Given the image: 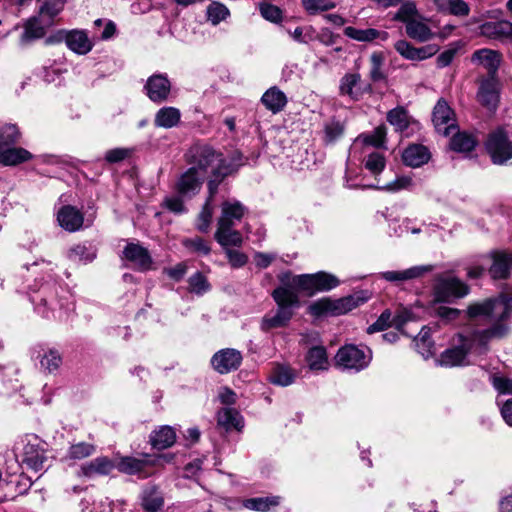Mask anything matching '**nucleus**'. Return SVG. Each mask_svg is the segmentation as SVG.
<instances>
[{"label":"nucleus","instance_id":"nucleus-1","mask_svg":"<svg viewBox=\"0 0 512 512\" xmlns=\"http://www.w3.org/2000/svg\"><path fill=\"white\" fill-rule=\"evenodd\" d=\"M511 313L512 305L504 297L471 303L466 310L467 318L491 323V327L467 334H457L453 338L454 347L445 352H470L487 349L492 340L501 339L507 335L509 328L505 321Z\"/></svg>","mask_w":512,"mask_h":512},{"label":"nucleus","instance_id":"nucleus-2","mask_svg":"<svg viewBox=\"0 0 512 512\" xmlns=\"http://www.w3.org/2000/svg\"><path fill=\"white\" fill-rule=\"evenodd\" d=\"M188 162L192 165L191 168H196V171L203 176L211 174L212 178L208 182L211 196L217 192L220 182L233 173L237 167V165L228 163L221 153L207 144L193 145L188 152Z\"/></svg>","mask_w":512,"mask_h":512},{"label":"nucleus","instance_id":"nucleus-3","mask_svg":"<svg viewBox=\"0 0 512 512\" xmlns=\"http://www.w3.org/2000/svg\"><path fill=\"white\" fill-rule=\"evenodd\" d=\"M173 458L172 454L148 453H141L138 456H121L115 463V467L120 473L146 479L155 473L156 467L162 460L171 462Z\"/></svg>","mask_w":512,"mask_h":512},{"label":"nucleus","instance_id":"nucleus-4","mask_svg":"<svg viewBox=\"0 0 512 512\" xmlns=\"http://www.w3.org/2000/svg\"><path fill=\"white\" fill-rule=\"evenodd\" d=\"M369 298L368 293L364 291H359L339 299L323 298L313 302L309 306V312L316 317L340 316L364 304Z\"/></svg>","mask_w":512,"mask_h":512},{"label":"nucleus","instance_id":"nucleus-5","mask_svg":"<svg viewBox=\"0 0 512 512\" xmlns=\"http://www.w3.org/2000/svg\"><path fill=\"white\" fill-rule=\"evenodd\" d=\"M485 146L494 164L503 165L512 159V142L502 127L489 134Z\"/></svg>","mask_w":512,"mask_h":512},{"label":"nucleus","instance_id":"nucleus-6","mask_svg":"<svg viewBox=\"0 0 512 512\" xmlns=\"http://www.w3.org/2000/svg\"><path fill=\"white\" fill-rule=\"evenodd\" d=\"M468 293L469 287L455 277L439 278L434 288L435 299L440 302H447L451 298H462Z\"/></svg>","mask_w":512,"mask_h":512},{"label":"nucleus","instance_id":"nucleus-7","mask_svg":"<svg viewBox=\"0 0 512 512\" xmlns=\"http://www.w3.org/2000/svg\"><path fill=\"white\" fill-rule=\"evenodd\" d=\"M432 121L439 134L448 136L456 129L455 114L444 99L438 100L433 110Z\"/></svg>","mask_w":512,"mask_h":512},{"label":"nucleus","instance_id":"nucleus-8","mask_svg":"<svg viewBox=\"0 0 512 512\" xmlns=\"http://www.w3.org/2000/svg\"><path fill=\"white\" fill-rule=\"evenodd\" d=\"M116 469L115 462L107 456H99L82 464L77 472L79 477L93 479L108 476Z\"/></svg>","mask_w":512,"mask_h":512},{"label":"nucleus","instance_id":"nucleus-9","mask_svg":"<svg viewBox=\"0 0 512 512\" xmlns=\"http://www.w3.org/2000/svg\"><path fill=\"white\" fill-rule=\"evenodd\" d=\"M144 88L151 101L160 103L168 98L171 84L166 75L154 74L148 78Z\"/></svg>","mask_w":512,"mask_h":512},{"label":"nucleus","instance_id":"nucleus-10","mask_svg":"<svg viewBox=\"0 0 512 512\" xmlns=\"http://www.w3.org/2000/svg\"><path fill=\"white\" fill-rule=\"evenodd\" d=\"M206 177L196 171V168H189L180 175L176 182L177 192L186 197H191L201 189Z\"/></svg>","mask_w":512,"mask_h":512},{"label":"nucleus","instance_id":"nucleus-11","mask_svg":"<svg viewBox=\"0 0 512 512\" xmlns=\"http://www.w3.org/2000/svg\"><path fill=\"white\" fill-rule=\"evenodd\" d=\"M502 57L498 51L483 48L476 50L471 56V62L483 67L488 72L487 77H496Z\"/></svg>","mask_w":512,"mask_h":512},{"label":"nucleus","instance_id":"nucleus-12","mask_svg":"<svg viewBox=\"0 0 512 512\" xmlns=\"http://www.w3.org/2000/svg\"><path fill=\"white\" fill-rule=\"evenodd\" d=\"M478 100L489 110L496 109L499 102V82L497 77H486L481 80Z\"/></svg>","mask_w":512,"mask_h":512},{"label":"nucleus","instance_id":"nucleus-13","mask_svg":"<svg viewBox=\"0 0 512 512\" xmlns=\"http://www.w3.org/2000/svg\"><path fill=\"white\" fill-rule=\"evenodd\" d=\"M123 256L140 271L151 269L152 258L148 250L138 244L129 243L123 251Z\"/></svg>","mask_w":512,"mask_h":512},{"label":"nucleus","instance_id":"nucleus-14","mask_svg":"<svg viewBox=\"0 0 512 512\" xmlns=\"http://www.w3.org/2000/svg\"><path fill=\"white\" fill-rule=\"evenodd\" d=\"M245 213L246 208L241 202L237 200L224 201L217 224L234 227L237 222L241 221Z\"/></svg>","mask_w":512,"mask_h":512},{"label":"nucleus","instance_id":"nucleus-15","mask_svg":"<svg viewBox=\"0 0 512 512\" xmlns=\"http://www.w3.org/2000/svg\"><path fill=\"white\" fill-rule=\"evenodd\" d=\"M394 48L403 58L412 61L425 60L436 53L434 46L416 48L406 40L397 41Z\"/></svg>","mask_w":512,"mask_h":512},{"label":"nucleus","instance_id":"nucleus-16","mask_svg":"<svg viewBox=\"0 0 512 512\" xmlns=\"http://www.w3.org/2000/svg\"><path fill=\"white\" fill-rule=\"evenodd\" d=\"M431 265L413 266L402 271H385L380 274L381 278L389 282H404L422 277L432 270Z\"/></svg>","mask_w":512,"mask_h":512},{"label":"nucleus","instance_id":"nucleus-17","mask_svg":"<svg viewBox=\"0 0 512 512\" xmlns=\"http://www.w3.org/2000/svg\"><path fill=\"white\" fill-rule=\"evenodd\" d=\"M372 360V354H335V365L342 370L360 371Z\"/></svg>","mask_w":512,"mask_h":512},{"label":"nucleus","instance_id":"nucleus-18","mask_svg":"<svg viewBox=\"0 0 512 512\" xmlns=\"http://www.w3.org/2000/svg\"><path fill=\"white\" fill-rule=\"evenodd\" d=\"M60 226L69 232L79 230L83 225V214L73 206L62 207L57 215Z\"/></svg>","mask_w":512,"mask_h":512},{"label":"nucleus","instance_id":"nucleus-19","mask_svg":"<svg viewBox=\"0 0 512 512\" xmlns=\"http://www.w3.org/2000/svg\"><path fill=\"white\" fill-rule=\"evenodd\" d=\"M47 457L45 450L38 444L27 443L23 448L22 463L35 472L40 471Z\"/></svg>","mask_w":512,"mask_h":512},{"label":"nucleus","instance_id":"nucleus-20","mask_svg":"<svg viewBox=\"0 0 512 512\" xmlns=\"http://www.w3.org/2000/svg\"><path fill=\"white\" fill-rule=\"evenodd\" d=\"M176 442L175 430L168 425L153 430L149 436V443L153 449L164 450L172 447Z\"/></svg>","mask_w":512,"mask_h":512},{"label":"nucleus","instance_id":"nucleus-21","mask_svg":"<svg viewBox=\"0 0 512 512\" xmlns=\"http://www.w3.org/2000/svg\"><path fill=\"white\" fill-rule=\"evenodd\" d=\"M45 292L46 288L42 291L44 296L39 299L36 305L37 311L45 318L53 317L61 320L63 318L61 310L64 307V303L54 295H46Z\"/></svg>","mask_w":512,"mask_h":512},{"label":"nucleus","instance_id":"nucleus-22","mask_svg":"<svg viewBox=\"0 0 512 512\" xmlns=\"http://www.w3.org/2000/svg\"><path fill=\"white\" fill-rule=\"evenodd\" d=\"M261 102L273 114L281 112L287 105L286 94L277 86L270 87L261 97Z\"/></svg>","mask_w":512,"mask_h":512},{"label":"nucleus","instance_id":"nucleus-23","mask_svg":"<svg viewBox=\"0 0 512 512\" xmlns=\"http://www.w3.org/2000/svg\"><path fill=\"white\" fill-rule=\"evenodd\" d=\"M425 361H432L434 367H457L469 364L467 354H422Z\"/></svg>","mask_w":512,"mask_h":512},{"label":"nucleus","instance_id":"nucleus-24","mask_svg":"<svg viewBox=\"0 0 512 512\" xmlns=\"http://www.w3.org/2000/svg\"><path fill=\"white\" fill-rule=\"evenodd\" d=\"M215 239L224 248V250L231 246L240 247L243 243L241 233L228 225L217 224Z\"/></svg>","mask_w":512,"mask_h":512},{"label":"nucleus","instance_id":"nucleus-25","mask_svg":"<svg viewBox=\"0 0 512 512\" xmlns=\"http://www.w3.org/2000/svg\"><path fill=\"white\" fill-rule=\"evenodd\" d=\"M164 506L162 493L156 486L146 487L141 494V507L144 512H159Z\"/></svg>","mask_w":512,"mask_h":512},{"label":"nucleus","instance_id":"nucleus-26","mask_svg":"<svg viewBox=\"0 0 512 512\" xmlns=\"http://www.w3.org/2000/svg\"><path fill=\"white\" fill-rule=\"evenodd\" d=\"M402 159L410 167H420L428 162L430 153L425 146L413 144L403 151Z\"/></svg>","mask_w":512,"mask_h":512},{"label":"nucleus","instance_id":"nucleus-27","mask_svg":"<svg viewBox=\"0 0 512 512\" xmlns=\"http://www.w3.org/2000/svg\"><path fill=\"white\" fill-rule=\"evenodd\" d=\"M242 362L241 354H213L211 364L220 374L236 370Z\"/></svg>","mask_w":512,"mask_h":512},{"label":"nucleus","instance_id":"nucleus-28","mask_svg":"<svg viewBox=\"0 0 512 512\" xmlns=\"http://www.w3.org/2000/svg\"><path fill=\"white\" fill-rule=\"evenodd\" d=\"M512 269V253L497 252L493 255V264L489 269L494 279L507 278Z\"/></svg>","mask_w":512,"mask_h":512},{"label":"nucleus","instance_id":"nucleus-29","mask_svg":"<svg viewBox=\"0 0 512 512\" xmlns=\"http://www.w3.org/2000/svg\"><path fill=\"white\" fill-rule=\"evenodd\" d=\"M480 34L493 39L509 37L512 35V22L508 20L486 22L480 26Z\"/></svg>","mask_w":512,"mask_h":512},{"label":"nucleus","instance_id":"nucleus-30","mask_svg":"<svg viewBox=\"0 0 512 512\" xmlns=\"http://www.w3.org/2000/svg\"><path fill=\"white\" fill-rule=\"evenodd\" d=\"M66 45L73 52L84 55L91 51L93 45L88 36L83 31H71L66 34Z\"/></svg>","mask_w":512,"mask_h":512},{"label":"nucleus","instance_id":"nucleus-31","mask_svg":"<svg viewBox=\"0 0 512 512\" xmlns=\"http://www.w3.org/2000/svg\"><path fill=\"white\" fill-rule=\"evenodd\" d=\"M297 373L290 366L285 364H276L269 375V381L277 386L286 387L294 383Z\"/></svg>","mask_w":512,"mask_h":512},{"label":"nucleus","instance_id":"nucleus-32","mask_svg":"<svg viewBox=\"0 0 512 512\" xmlns=\"http://www.w3.org/2000/svg\"><path fill=\"white\" fill-rule=\"evenodd\" d=\"M344 34L356 41L361 42H370L375 39H380L382 41H386L388 39V33L385 31H379L374 28L368 29H357L355 27H346L344 29Z\"/></svg>","mask_w":512,"mask_h":512},{"label":"nucleus","instance_id":"nucleus-33","mask_svg":"<svg viewBox=\"0 0 512 512\" xmlns=\"http://www.w3.org/2000/svg\"><path fill=\"white\" fill-rule=\"evenodd\" d=\"M293 312L290 308L278 307L274 315H266L261 323V328L264 331L270 329L284 327L292 318Z\"/></svg>","mask_w":512,"mask_h":512},{"label":"nucleus","instance_id":"nucleus-34","mask_svg":"<svg viewBox=\"0 0 512 512\" xmlns=\"http://www.w3.org/2000/svg\"><path fill=\"white\" fill-rule=\"evenodd\" d=\"M181 119L180 110L175 107H163L155 115L154 123L157 127L173 128L177 126Z\"/></svg>","mask_w":512,"mask_h":512},{"label":"nucleus","instance_id":"nucleus-35","mask_svg":"<svg viewBox=\"0 0 512 512\" xmlns=\"http://www.w3.org/2000/svg\"><path fill=\"white\" fill-rule=\"evenodd\" d=\"M406 34L418 42H426L433 37V32L421 18L408 22L406 25Z\"/></svg>","mask_w":512,"mask_h":512},{"label":"nucleus","instance_id":"nucleus-36","mask_svg":"<svg viewBox=\"0 0 512 512\" xmlns=\"http://www.w3.org/2000/svg\"><path fill=\"white\" fill-rule=\"evenodd\" d=\"M96 452V446L88 442L72 443L65 454L66 460L80 461L92 456Z\"/></svg>","mask_w":512,"mask_h":512},{"label":"nucleus","instance_id":"nucleus-37","mask_svg":"<svg viewBox=\"0 0 512 512\" xmlns=\"http://www.w3.org/2000/svg\"><path fill=\"white\" fill-rule=\"evenodd\" d=\"M31 158V153L24 148L10 146L0 150V159L6 165H17Z\"/></svg>","mask_w":512,"mask_h":512},{"label":"nucleus","instance_id":"nucleus-38","mask_svg":"<svg viewBox=\"0 0 512 512\" xmlns=\"http://www.w3.org/2000/svg\"><path fill=\"white\" fill-rule=\"evenodd\" d=\"M280 500L279 496L254 497L245 499L243 506L249 510L267 512L272 507H277L280 504Z\"/></svg>","mask_w":512,"mask_h":512},{"label":"nucleus","instance_id":"nucleus-39","mask_svg":"<svg viewBox=\"0 0 512 512\" xmlns=\"http://www.w3.org/2000/svg\"><path fill=\"white\" fill-rule=\"evenodd\" d=\"M64 0H47L40 7L38 16L46 25H52L54 18L62 11Z\"/></svg>","mask_w":512,"mask_h":512},{"label":"nucleus","instance_id":"nucleus-40","mask_svg":"<svg viewBox=\"0 0 512 512\" xmlns=\"http://www.w3.org/2000/svg\"><path fill=\"white\" fill-rule=\"evenodd\" d=\"M477 145L476 138L465 132L457 133L450 140V147L452 150L461 153L472 151Z\"/></svg>","mask_w":512,"mask_h":512},{"label":"nucleus","instance_id":"nucleus-41","mask_svg":"<svg viewBox=\"0 0 512 512\" xmlns=\"http://www.w3.org/2000/svg\"><path fill=\"white\" fill-rule=\"evenodd\" d=\"M272 296L278 307L292 309V307L297 306L299 303L298 295L286 287H278L273 291Z\"/></svg>","mask_w":512,"mask_h":512},{"label":"nucleus","instance_id":"nucleus-42","mask_svg":"<svg viewBox=\"0 0 512 512\" xmlns=\"http://www.w3.org/2000/svg\"><path fill=\"white\" fill-rule=\"evenodd\" d=\"M50 26L51 25H46L44 21H40L39 16L33 17L27 21L22 38L24 40L41 38L45 35L46 29Z\"/></svg>","mask_w":512,"mask_h":512},{"label":"nucleus","instance_id":"nucleus-43","mask_svg":"<svg viewBox=\"0 0 512 512\" xmlns=\"http://www.w3.org/2000/svg\"><path fill=\"white\" fill-rule=\"evenodd\" d=\"M343 133L344 125L338 120L330 119L323 126V142L331 145L340 139Z\"/></svg>","mask_w":512,"mask_h":512},{"label":"nucleus","instance_id":"nucleus-44","mask_svg":"<svg viewBox=\"0 0 512 512\" xmlns=\"http://www.w3.org/2000/svg\"><path fill=\"white\" fill-rule=\"evenodd\" d=\"M361 77L358 73L345 74L340 81V93L341 95H347L351 99H358L359 93L356 87L360 83Z\"/></svg>","mask_w":512,"mask_h":512},{"label":"nucleus","instance_id":"nucleus-45","mask_svg":"<svg viewBox=\"0 0 512 512\" xmlns=\"http://www.w3.org/2000/svg\"><path fill=\"white\" fill-rule=\"evenodd\" d=\"M211 285L207 277L201 273L196 272L188 278V290L189 292L202 296L210 291Z\"/></svg>","mask_w":512,"mask_h":512},{"label":"nucleus","instance_id":"nucleus-46","mask_svg":"<svg viewBox=\"0 0 512 512\" xmlns=\"http://www.w3.org/2000/svg\"><path fill=\"white\" fill-rule=\"evenodd\" d=\"M242 419L239 413L233 409H224L218 415V424L223 426L226 430L242 428Z\"/></svg>","mask_w":512,"mask_h":512},{"label":"nucleus","instance_id":"nucleus-47","mask_svg":"<svg viewBox=\"0 0 512 512\" xmlns=\"http://www.w3.org/2000/svg\"><path fill=\"white\" fill-rule=\"evenodd\" d=\"M20 139V132L13 124H6L0 129V150L10 147Z\"/></svg>","mask_w":512,"mask_h":512},{"label":"nucleus","instance_id":"nucleus-48","mask_svg":"<svg viewBox=\"0 0 512 512\" xmlns=\"http://www.w3.org/2000/svg\"><path fill=\"white\" fill-rule=\"evenodd\" d=\"M417 18H421L418 14L416 4L413 1H405L402 3L394 16V20L404 22L405 25Z\"/></svg>","mask_w":512,"mask_h":512},{"label":"nucleus","instance_id":"nucleus-49","mask_svg":"<svg viewBox=\"0 0 512 512\" xmlns=\"http://www.w3.org/2000/svg\"><path fill=\"white\" fill-rule=\"evenodd\" d=\"M386 138V127L380 125L374 129L371 134H362L358 137L359 140L366 145L373 146L376 148L382 147L385 143Z\"/></svg>","mask_w":512,"mask_h":512},{"label":"nucleus","instance_id":"nucleus-50","mask_svg":"<svg viewBox=\"0 0 512 512\" xmlns=\"http://www.w3.org/2000/svg\"><path fill=\"white\" fill-rule=\"evenodd\" d=\"M230 15L229 9L220 2H212L207 7V18L213 24L217 25Z\"/></svg>","mask_w":512,"mask_h":512},{"label":"nucleus","instance_id":"nucleus-51","mask_svg":"<svg viewBox=\"0 0 512 512\" xmlns=\"http://www.w3.org/2000/svg\"><path fill=\"white\" fill-rule=\"evenodd\" d=\"M387 121L399 131L405 130L409 124L407 112L401 107L389 111Z\"/></svg>","mask_w":512,"mask_h":512},{"label":"nucleus","instance_id":"nucleus-52","mask_svg":"<svg viewBox=\"0 0 512 512\" xmlns=\"http://www.w3.org/2000/svg\"><path fill=\"white\" fill-rule=\"evenodd\" d=\"M182 245L192 253L208 255L211 251L209 244L201 237L184 238Z\"/></svg>","mask_w":512,"mask_h":512},{"label":"nucleus","instance_id":"nucleus-53","mask_svg":"<svg viewBox=\"0 0 512 512\" xmlns=\"http://www.w3.org/2000/svg\"><path fill=\"white\" fill-rule=\"evenodd\" d=\"M213 196L209 193V197L206 200L201 212L199 213L198 220H197V229L200 232H207L211 223L213 210L211 207V200Z\"/></svg>","mask_w":512,"mask_h":512},{"label":"nucleus","instance_id":"nucleus-54","mask_svg":"<svg viewBox=\"0 0 512 512\" xmlns=\"http://www.w3.org/2000/svg\"><path fill=\"white\" fill-rule=\"evenodd\" d=\"M412 186V178L409 177V176H399L397 177L394 181L384 185V186H381V187H378V186H375V185H369V186H365L366 188H375V189H380V190H385V191H388V192H397V191H400V190H403V189H408Z\"/></svg>","mask_w":512,"mask_h":512},{"label":"nucleus","instance_id":"nucleus-55","mask_svg":"<svg viewBox=\"0 0 512 512\" xmlns=\"http://www.w3.org/2000/svg\"><path fill=\"white\" fill-rule=\"evenodd\" d=\"M302 4L310 14L328 11L336 7L333 0H302Z\"/></svg>","mask_w":512,"mask_h":512},{"label":"nucleus","instance_id":"nucleus-56","mask_svg":"<svg viewBox=\"0 0 512 512\" xmlns=\"http://www.w3.org/2000/svg\"><path fill=\"white\" fill-rule=\"evenodd\" d=\"M315 274H303L293 278V285L312 295L316 292Z\"/></svg>","mask_w":512,"mask_h":512},{"label":"nucleus","instance_id":"nucleus-57","mask_svg":"<svg viewBox=\"0 0 512 512\" xmlns=\"http://www.w3.org/2000/svg\"><path fill=\"white\" fill-rule=\"evenodd\" d=\"M316 292L317 291H328L339 285L338 279L325 272L315 273Z\"/></svg>","mask_w":512,"mask_h":512},{"label":"nucleus","instance_id":"nucleus-58","mask_svg":"<svg viewBox=\"0 0 512 512\" xmlns=\"http://www.w3.org/2000/svg\"><path fill=\"white\" fill-rule=\"evenodd\" d=\"M39 363L44 372L52 373L59 369L62 358L60 354H39Z\"/></svg>","mask_w":512,"mask_h":512},{"label":"nucleus","instance_id":"nucleus-59","mask_svg":"<svg viewBox=\"0 0 512 512\" xmlns=\"http://www.w3.org/2000/svg\"><path fill=\"white\" fill-rule=\"evenodd\" d=\"M365 168L372 174L378 175L385 168V158L378 152H373L367 156Z\"/></svg>","mask_w":512,"mask_h":512},{"label":"nucleus","instance_id":"nucleus-60","mask_svg":"<svg viewBox=\"0 0 512 512\" xmlns=\"http://www.w3.org/2000/svg\"><path fill=\"white\" fill-rule=\"evenodd\" d=\"M390 326H393L392 313L389 309H386L380 314L377 320L367 328V333L373 334L378 331H383Z\"/></svg>","mask_w":512,"mask_h":512},{"label":"nucleus","instance_id":"nucleus-61","mask_svg":"<svg viewBox=\"0 0 512 512\" xmlns=\"http://www.w3.org/2000/svg\"><path fill=\"white\" fill-rule=\"evenodd\" d=\"M371 69L370 78L373 82H379L385 79V74L382 71L383 56L380 53H373L370 57Z\"/></svg>","mask_w":512,"mask_h":512},{"label":"nucleus","instance_id":"nucleus-62","mask_svg":"<svg viewBox=\"0 0 512 512\" xmlns=\"http://www.w3.org/2000/svg\"><path fill=\"white\" fill-rule=\"evenodd\" d=\"M490 383L499 394H511L512 395V379L511 378L493 374L490 376Z\"/></svg>","mask_w":512,"mask_h":512},{"label":"nucleus","instance_id":"nucleus-63","mask_svg":"<svg viewBox=\"0 0 512 512\" xmlns=\"http://www.w3.org/2000/svg\"><path fill=\"white\" fill-rule=\"evenodd\" d=\"M306 362L313 371L326 370L329 367L327 354H306Z\"/></svg>","mask_w":512,"mask_h":512},{"label":"nucleus","instance_id":"nucleus-64","mask_svg":"<svg viewBox=\"0 0 512 512\" xmlns=\"http://www.w3.org/2000/svg\"><path fill=\"white\" fill-rule=\"evenodd\" d=\"M68 257L70 260L74 262L82 261L84 263H87L94 259L95 254L90 252L85 246L77 245L70 249Z\"/></svg>","mask_w":512,"mask_h":512}]
</instances>
